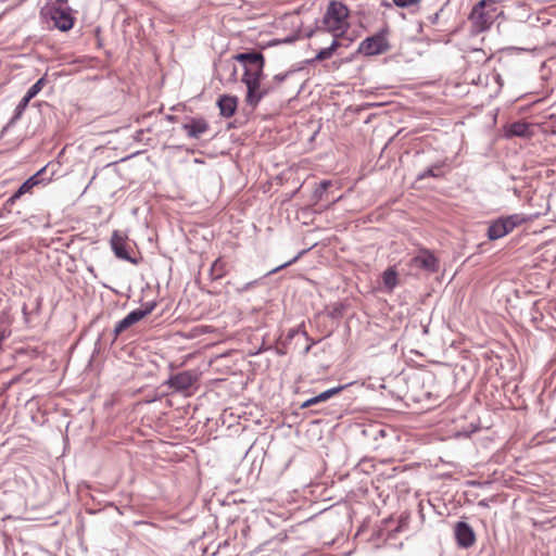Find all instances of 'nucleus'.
Here are the masks:
<instances>
[{
	"label": "nucleus",
	"instance_id": "nucleus-1",
	"mask_svg": "<svg viewBox=\"0 0 556 556\" xmlns=\"http://www.w3.org/2000/svg\"><path fill=\"white\" fill-rule=\"evenodd\" d=\"M349 13L350 11L344 3L331 0L323 16L324 29L332 34L333 37L341 36L349 27L346 22Z\"/></svg>",
	"mask_w": 556,
	"mask_h": 556
},
{
	"label": "nucleus",
	"instance_id": "nucleus-2",
	"mask_svg": "<svg viewBox=\"0 0 556 556\" xmlns=\"http://www.w3.org/2000/svg\"><path fill=\"white\" fill-rule=\"evenodd\" d=\"M497 0H480L476 3L468 16L471 30L480 34L488 30L497 16Z\"/></svg>",
	"mask_w": 556,
	"mask_h": 556
},
{
	"label": "nucleus",
	"instance_id": "nucleus-3",
	"mask_svg": "<svg viewBox=\"0 0 556 556\" xmlns=\"http://www.w3.org/2000/svg\"><path fill=\"white\" fill-rule=\"evenodd\" d=\"M233 59L243 66L244 72L241 80L263 79L265 58L262 52L250 50L233 55Z\"/></svg>",
	"mask_w": 556,
	"mask_h": 556
},
{
	"label": "nucleus",
	"instance_id": "nucleus-4",
	"mask_svg": "<svg viewBox=\"0 0 556 556\" xmlns=\"http://www.w3.org/2000/svg\"><path fill=\"white\" fill-rule=\"evenodd\" d=\"M388 34L389 29L387 27L382 28L375 35L364 39L359 43L357 51L367 56L386 53L391 48L388 40Z\"/></svg>",
	"mask_w": 556,
	"mask_h": 556
},
{
	"label": "nucleus",
	"instance_id": "nucleus-5",
	"mask_svg": "<svg viewBox=\"0 0 556 556\" xmlns=\"http://www.w3.org/2000/svg\"><path fill=\"white\" fill-rule=\"evenodd\" d=\"M526 222V218L520 214H513L506 217H500L492 222L488 228V238L490 240H497L509 232H511L517 226Z\"/></svg>",
	"mask_w": 556,
	"mask_h": 556
},
{
	"label": "nucleus",
	"instance_id": "nucleus-6",
	"mask_svg": "<svg viewBox=\"0 0 556 556\" xmlns=\"http://www.w3.org/2000/svg\"><path fill=\"white\" fill-rule=\"evenodd\" d=\"M247 87L245 104L254 110L260 102L275 90V86L262 84V79L256 80H241Z\"/></svg>",
	"mask_w": 556,
	"mask_h": 556
},
{
	"label": "nucleus",
	"instance_id": "nucleus-7",
	"mask_svg": "<svg viewBox=\"0 0 556 556\" xmlns=\"http://www.w3.org/2000/svg\"><path fill=\"white\" fill-rule=\"evenodd\" d=\"M111 249L114 252L115 256L119 260H124L130 263H136L130 256L129 250L131 249L128 243V238L126 235L122 233L119 230H114L111 240H110Z\"/></svg>",
	"mask_w": 556,
	"mask_h": 556
},
{
	"label": "nucleus",
	"instance_id": "nucleus-8",
	"mask_svg": "<svg viewBox=\"0 0 556 556\" xmlns=\"http://www.w3.org/2000/svg\"><path fill=\"white\" fill-rule=\"evenodd\" d=\"M198 372L184 370L176 374V393L182 392L185 396L190 395L197 389Z\"/></svg>",
	"mask_w": 556,
	"mask_h": 556
},
{
	"label": "nucleus",
	"instance_id": "nucleus-9",
	"mask_svg": "<svg viewBox=\"0 0 556 556\" xmlns=\"http://www.w3.org/2000/svg\"><path fill=\"white\" fill-rule=\"evenodd\" d=\"M50 17L53 21V26L62 31L70 30L74 25V18L67 8H51Z\"/></svg>",
	"mask_w": 556,
	"mask_h": 556
},
{
	"label": "nucleus",
	"instance_id": "nucleus-10",
	"mask_svg": "<svg viewBox=\"0 0 556 556\" xmlns=\"http://www.w3.org/2000/svg\"><path fill=\"white\" fill-rule=\"evenodd\" d=\"M237 60L227 59L219 60L215 63L216 75L219 80H225L226 83H236L237 81Z\"/></svg>",
	"mask_w": 556,
	"mask_h": 556
},
{
	"label": "nucleus",
	"instance_id": "nucleus-11",
	"mask_svg": "<svg viewBox=\"0 0 556 556\" xmlns=\"http://www.w3.org/2000/svg\"><path fill=\"white\" fill-rule=\"evenodd\" d=\"M412 266L430 273H435L439 268L438 258L429 251L421 250L410 261Z\"/></svg>",
	"mask_w": 556,
	"mask_h": 556
},
{
	"label": "nucleus",
	"instance_id": "nucleus-12",
	"mask_svg": "<svg viewBox=\"0 0 556 556\" xmlns=\"http://www.w3.org/2000/svg\"><path fill=\"white\" fill-rule=\"evenodd\" d=\"M45 168L37 172L35 175L25 180L18 189L5 201V208L10 210V207L24 194L30 192V190L40 182V175L43 173Z\"/></svg>",
	"mask_w": 556,
	"mask_h": 556
},
{
	"label": "nucleus",
	"instance_id": "nucleus-13",
	"mask_svg": "<svg viewBox=\"0 0 556 556\" xmlns=\"http://www.w3.org/2000/svg\"><path fill=\"white\" fill-rule=\"evenodd\" d=\"M149 314V311H139L134 309L129 312L122 320H119L114 330H113V341H115L118 336L124 332L126 329L135 325L136 323L140 321L143 317H146Z\"/></svg>",
	"mask_w": 556,
	"mask_h": 556
},
{
	"label": "nucleus",
	"instance_id": "nucleus-14",
	"mask_svg": "<svg viewBox=\"0 0 556 556\" xmlns=\"http://www.w3.org/2000/svg\"><path fill=\"white\" fill-rule=\"evenodd\" d=\"M455 538L458 546L464 548L470 547L476 541L473 529L465 521H458L456 523Z\"/></svg>",
	"mask_w": 556,
	"mask_h": 556
},
{
	"label": "nucleus",
	"instance_id": "nucleus-15",
	"mask_svg": "<svg viewBox=\"0 0 556 556\" xmlns=\"http://www.w3.org/2000/svg\"><path fill=\"white\" fill-rule=\"evenodd\" d=\"M217 106L223 117L229 118L235 115L238 106V97L230 94L219 96Z\"/></svg>",
	"mask_w": 556,
	"mask_h": 556
},
{
	"label": "nucleus",
	"instance_id": "nucleus-16",
	"mask_svg": "<svg viewBox=\"0 0 556 556\" xmlns=\"http://www.w3.org/2000/svg\"><path fill=\"white\" fill-rule=\"evenodd\" d=\"M182 129L190 138L198 139L208 129V124L202 119H191L189 123L182 125Z\"/></svg>",
	"mask_w": 556,
	"mask_h": 556
},
{
	"label": "nucleus",
	"instance_id": "nucleus-17",
	"mask_svg": "<svg viewBox=\"0 0 556 556\" xmlns=\"http://www.w3.org/2000/svg\"><path fill=\"white\" fill-rule=\"evenodd\" d=\"M345 388H346V386H338V387L328 389V390L319 393L318 395L313 396V397L306 400L305 402H303L301 405V408H307L313 405L319 404L321 402H326L329 399H331L332 396L339 394Z\"/></svg>",
	"mask_w": 556,
	"mask_h": 556
},
{
	"label": "nucleus",
	"instance_id": "nucleus-18",
	"mask_svg": "<svg viewBox=\"0 0 556 556\" xmlns=\"http://www.w3.org/2000/svg\"><path fill=\"white\" fill-rule=\"evenodd\" d=\"M29 101L30 100H27L25 96L21 99L20 103L16 105V108L14 110L13 116L8 122V124L3 127L2 132H4L9 127L13 126L22 117Z\"/></svg>",
	"mask_w": 556,
	"mask_h": 556
},
{
	"label": "nucleus",
	"instance_id": "nucleus-19",
	"mask_svg": "<svg viewBox=\"0 0 556 556\" xmlns=\"http://www.w3.org/2000/svg\"><path fill=\"white\" fill-rule=\"evenodd\" d=\"M383 286L388 291H392L397 285V273L390 267L382 274Z\"/></svg>",
	"mask_w": 556,
	"mask_h": 556
},
{
	"label": "nucleus",
	"instance_id": "nucleus-20",
	"mask_svg": "<svg viewBox=\"0 0 556 556\" xmlns=\"http://www.w3.org/2000/svg\"><path fill=\"white\" fill-rule=\"evenodd\" d=\"M441 168H442L441 163L433 164L432 166L420 172L417 175V180H424L429 177H440L442 175Z\"/></svg>",
	"mask_w": 556,
	"mask_h": 556
},
{
	"label": "nucleus",
	"instance_id": "nucleus-21",
	"mask_svg": "<svg viewBox=\"0 0 556 556\" xmlns=\"http://www.w3.org/2000/svg\"><path fill=\"white\" fill-rule=\"evenodd\" d=\"M225 275V264L217 258L211 266L210 276L213 280L219 279Z\"/></svg>",
	"mask_w": 556,
	"mask_h": 556
},
{
	"label": "nucleus",
	"instance_id": "nucleus-22",
	"mask_svg": "<svg viewBox=\"0 0 556 556\" xmlns=\"http://www.w3.org/2000/svg\"><path fill=\"white\" fill-rule=\"evenodd\" d=\"M47 80L45 77L39 78L24 94L27 100L35 98L45 87Z\"/></svg>",
	"mask_w": 556,
	"mask_h": 556
},
{
	"label": "nucleus",
	"instance_id": "nucleus-23",
	"mask_svg": "<svg viewBox=\"0 0 556 556\" xmlns=\"http://www.w3.org/2000/svg\"><path fill=\"white\" fill-rule=\"evenodd\" d=\"M528 131V126L525 123L516 122L510 125L509 132L511 135L523 137Z\"/></svg>",
	"mask_w": 556,
	"mask_h": 556
},
{
	"label": "nucleus",
	"instance_id": "nucleus-24",
	"mask_svg": "<svg viewBox=\"0 0 556 556\" xmlns=\"http://www.w3.org/2000/svg\"><path fill=\"white\" fill-rule=\"evenodd\" d=\"M330 185H331V181H329V180H324V181H321V182L318 185V187L315 189V191H314V194H313L314 199H315L316 201L321 200V199H323L324 193L326 192V190L328 189V187H329Z\"/></svg>",
	"mask_w": 556,
	"mask_h": 556
},
{
	"label": "nucleus",
	"instance_id": "nucleus-25",
	"mask_svg": "<svg viewBox=\"0 0 556 556\" xmlns=\"http://www.w3.org/2000/svg\"><path fill=\"white\" fill-rule=\"evenodd\" d=\"M293 71H288L286 73H280V74H276L274 77H273V80L270 83H268V85H273L276 87H278L280 84H282L287 77L292 74Z\"/></svg>",
	"mask_w": 556,
	"mask_h": 556
},
{
	"label": "nucleus",
	"instance_id": "nucleus-26",
	"mask_svg": "<svg viewBox=\"0 0 556 556\" xmlns=\"http://www.w3.org/2000/svg\"><path fill=\"white\" fill-rule=\"evenodd\" d=\"M296 333H298V330H295V329H291V330L288 332L286 340H285L283 342H281V345H282V346H281V348H277V353H278V354H280V355L286 354V349H285L286 343H287V342H289V341H291V340L294 338V336H295Z\"/></svg>",
	"mask_w": 556,
	"mask_h": 556
},
{
	"label": "nucleus",
	"instance_id": "nucleus-27",
	"mask_svg": "<svg viewBox=\"0 0 556 556\" xmlns=\"http://www.w3.org/2000/svg\"><path fill=\"white\" fill-rule=\"evenodd\" d=\"M332 52L328 48L321 49L315 56V60L317 61H325L332 56Z\"/></svg>",
	"mask_w": 556,
	"mask_h": 556
},
{
	"label": "nucleus",
	"instance_id": "nucleus-28",
	"mask_svg": "<svg viewBox=\"0 0 556 556\" xmlns=\"http://www.w3.org/2000/svg\"><path fill=\"white\" fill-rule=\"evenodd\" d=\"M420 0H393V3L399 8H408L418 3Z\"/></svg>",
	"mask_w": 556,
	"mask_h": 556
},
{
	"label": "nucleus",
	"instance_id": "nucleus-29",
	"mask_svg": "<svg viewBox=\"0 0 556 556\" xmlns=\"http://www.w3.org/2000/svg\"><path fill=\"white\" fill-rule=\"evenodd\" d=\"M11 334V330L7 329V328H2L0 327V350L2 349V342L9 338Z\"/></svg>",
	"mask_w": 556,
	"mask_h": 556
},
{
	"label": "nucleus",
	"instance_id": "nucleus-30",
	"mask_svg": "<svg viewBox=\"0 0 556 556\" xmlns=\"http://www.w3.org/2000/svg\"><path fill=\"white\" fill-rule=\"evenodd\" d=\"M175 336L176 337H182V338H189V337H197L198 336V332L195 331V329H192L190 333H185L184 331L179 330V329H176V332H175Z\"/></svg>",
	"mask_w": 556,
	"mask_h": 556
},
{
	"label": "nucleus",
	"instance_id": "nucleus-31",
	"mask_svg": "<svg viewBox=\"0 0 556 556\" xmlns=\"http://www.w3.org/2000/svg\"><path fill=\"white\" fill-rule=\"evenodd\" d=\"M168 368L170 370V374L166 380V384H168L169 387H174V363H169Z\"/></svg>",
	"mask_w": 556,
	"mask_h": 556
},
{
	"label": "nucleus",
	"instance_id": "nucleus-32",
	"mask_svg": "<svg viewBox=\"0 0 556 556\" xmlns=\"http://www.w3.org/2000/svg\"><path fill=\"white\" fill-rule=\"evenodd\" d=\"M299 256H300V255L295 256V257H294V258H292L291 261H289V262H287V263H285V264H282V265H280V266H278V267H276V268L271 269V270L268 273V275L274 274V273H277L279 269H281V268H283V267H286V266L291 265L292 263H294V262L299 258Z\"/></svg>",
	"mask_w": 556,
	"mask_h": 556
},
{
	"label": "nucleus",
	"instance_id": "nucleus-33",
	"mask_svg": "<svg viewBox=\"0 0 556 556\" xmlns=\"http://www.w3.org/2000/svg\"><path fill=\"white\" fill-rule=\"evenodd\" d=\"M338 38L339 37H334L331 45L328 47V49L333 53L339 47H340V43L338 41Z\"/></svg>",
	"mask_w": 556,
	"mask_h": 556
},
{
	"label": "nucleus",
	"instance_id": "nucleus-34",
	"mask_svg": "<svg viewBox=\"0 0 556 556\" xmlns=\"http://www.w3.org/2000/svg\"><path fill=\"white\" fill-rule=\"evenodd\" d=\"M155 304L154 303H147L144 308H138L139 311H149V314L153 311Z\"/></svg>",
	"mask_w": 556,
	"mask_h": 556
},
{
	"label": "nucleus",
	"instance_id": "nucleus-35",
	"mask_svg": "<svg viewBox=\"0 0 556 556\" xmlns=\"http://www.w3.org/2000/svg\"><path fill=\"white\" fill-rule=\"evenodd\" d=\"M311 346L312 344H308L305 349H304V354H307L311 350Z\"/></svg>",
	"mask_w": 556,
	"mask_h": 556
},
{
	"label": "nucleus",
	"instance_id": "nucleus-36",
	"mask_svg": "<svg viewBox=\"0 0 556 556\" xmlns=\"http://www.w3.org/2000/svg\"><path fill=\"white\" fill-rule=\"evenodd\" d=\"M252 285H253V282H248V283L244 286L243 290H247V289H248L250 286H252Z\"/></svg>",
	"mask_w": 556,
	"mask_h": 556
},
{
	"label": "nucleus",
	"instance_id": "nucleus-37",
	"mask_svg": "<svg viewBox=\"0 0 556 556\" xmlns=\"http://www.w3.org/2000/svg\"><path fill=\"white\" fill-rule=\"evenodd\" d=\"M438 17H439V14L435 13L434 16H433L432 23H434L438 20Z\"/></svg>",
	"mask_w": 556,
	"mask_h": 556
},
{
	"label": "nucleus",
	"instance_id": "nucleus-38",
	"mask_svg": "<svg viewBox=\"0 0 556 556\" xmlns=\"http://www.w3.org/2000/svg\"><path fill=\"white\" fill-rule=\"evenodd\" d=\"M382 4H383L384 7H387V8H390V7H391V4H390L389 2H382Z\"/></svg>",
	"mask_w": 556,
	"mask_h": 556
}]
</instances>
